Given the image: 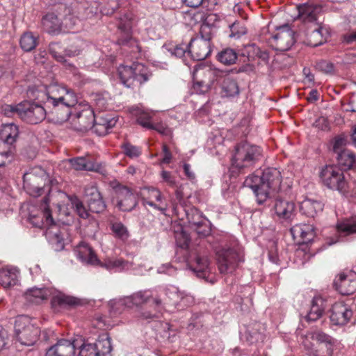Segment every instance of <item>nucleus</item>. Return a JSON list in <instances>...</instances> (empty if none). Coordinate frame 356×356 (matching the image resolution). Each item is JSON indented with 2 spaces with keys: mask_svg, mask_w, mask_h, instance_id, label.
I'll use <instances>...</instances> for the list:
<instances>
[{
  "mask_svg": "<svg viewBox=\"0 0 356 356\" xmlns=\"http://www.w3.org/2000/svg\"><path fill=\"white\" fill-rule=\"evenodd\" d=\"M282 177L280 171L275 168H268L262 172L248 176L244 181V186L252 190L259 204H263L269 196L270 191H278Z\"/></svg>",
  "mask_w": 356,
  "mask_h": 356,
  "instance_id": "f257e3e1",
  "label": "nucleus"
},
{
  "mask_svg": "<svg viewBox=\"0 0 356 356\" xmlns=\"http://www.w3.org/2000/svg\"><path fill=\"white\" fill-rule=\"evenodd\" d=\"M60 15L63 17V24L67 30L73 29L82 20L93 17L98 12L96 3L86 1H74L69 6L62 5Z\"/></svg>",
  "mask_w": 356,
  "mask_h": 356,
  "instance_id": "f03ea898",
  "label": "nucleus"
},
{
  "mask_svg": "<svg viewBox=\"0 0 356 356\" xmlns=\"http://www.w3.org/2000/svg\"><path fill=\"white\" fill-rule=\"evenodd\" d=\"M51 297L53 307L75 306L79 304V300L75 297L56 292L50 288H32L26 293V298L32 303L40 304L44 300Z\"/></svg>",
  "mask_w": 356,
  "mask_h": 356,
  "instance_id": "7ed1b4c3",
  "label": "nucleus"
},
{
  "mask_svg": "<svg viewBox=\"0 0 356 356\" xmlns=\"http://www.w3.org/2000/svg\"><path fill=\"white\" fill-rule=\"evenodd\" d=\"M261 157V149L259 146L242 142L235 147L232 159V166L243 170L253 166Z\"/></svg>",
  "mask_w": 356,
  "mask_h": 356,
  "instance_id": "20e7f679",
  "label": "nucleus"
},
{
  "mask_svg": "<svg viewBox=\"0 0 356 356\" xmlns=\"http://www.w3.org/2000/svg\"><path fill=\"white\" fill-rule=\"evenodd\" d=\"M16 339L22 346H32L38 340L40 328L31 323L28 316H18L15 321Z\"/></svg>",
  "mask_w": 356,
  "mask_h": 356,
  "instance_id": "39448f33",
  "label": "nucleus"
},
{
  "mask_svg": "<svg viewBox=\"0 0 356 356\" xmlns=\"http://www.w3.org/2000/svg\"><path fill=\"white\" fill-rule=\"evenodd\" d=\"M118 74L121 82L127 88L134 86L136 83L142 84L149 79L150 74L143 64L134 63L131 65H120Z\"/></svg>",
  "mask_w": 356,
  "mask_h": 356,
  "instance_id": "423d86ee",
  "label": "nucleus"
},
{
  "mask_svg": "<svg viewBox=\"0 0 356 356\" xmlns=\"http://www.w3.org/2000/svg\"><path fill=\"white\" fill-rule=\"evenodd\" d=\"M49 197L45 196L40 207L34 204L27 205V220L33 227L42 229L44 226L53 222L51 213L49 208Z\"/></svg>",
  "mask_w": 356,
  "mask_h": 356,
  "instance_id": "0eeeda50",
  "label": "nucleus"
},
{
  "mask_svg": "<svg viewBox=\"0 0 356 356\" xmlns=\"http://www.w3.org/2000/svg\"><path fill=\"white\" fill-rule=\"evenodd\" d=\"M323 184L328 188L338 191L342 194L348 192V183L341 169L335 165H327L320 174Z\"/></svg>",
  "mask_w": 356,
  "mask_h": 356,
  "instance_id": "6e6552de",
  "label": "nucleus"
},
{
  "mask_svg": "<svg viewBox=\"0 0 356 356\" xmlns=\"http://www.w3.org/2000/svg\"><path fill=\"white\" fill-rule=\"evenodd\" d=\"M118 29L120 31L118 43L131 49V52L137 58L141 51L138 42L131 36V16L126 13L120 18Z\"/></svg>",
  "mask_w": 356,
  "mask_h": 356,
  "instance_id": "1a4fd4ad",
  "label": "nucleus"
},
{
  "mask_svg": "<svg viewBox=\"0 0 356 356\" xmlns=\"http://www.w3.org/2000/svg\"><path fill=\"white\" fill-rule=\"evenodd\" d=\"M70 117L75 129L79 131H86L91 129L95 122L94 111L88 104H76Z\"/></svg>",
  "mask_w": 356,
  "mask_h": 356,
  "instance_id": "9d476101",
  "label": "nucleus"
},
{
  "mask_svg": "<svg viewBox=\"0 0 356 356\" xmlns=\"http://www.w3.org/2000/svg\"><path fill=\"white\" fill-rule=\"evenodd\" d=\"M189 268L198 277L206 279L210 273V261L206 252L199 248L191 250L187 259Z\"/></svg>",
  "mask_w": 356,
  "mask_h": 356,
  "instance_id": "9b49d317",
  "label": "nucleus"
},
{
  "mask_svg": "<svg viewBox=\"0 0 356 356\" xmlns=\"http://www.w3.org/2000/svg\"><path fill=\"white\" fill-rule=\"evenodd\" d=\"M40 175L35 172L25 173L23 177L24 188L26 192L33 197H39L46 191L49 193V187L46 188L47 176L43 170H39Z\"/></svg>",
  "mask_w": 356,
  "mask_h": 356,
  "instance_id": "f8f14e48",
  "label": "nucleus"
},
{
  "mask_svg": "<svg viewBox=\"0 0 356 356\" xmlns=\"http://www.w3.org/2000/svg\"><path fill=\"white\" fill-rule=\"evenodd\" d=\"M19 118L24 122L36 124L46 117V109L40 104L31 102H24L18 104Z\"/></svg>",
  "mask_w": 356,
  "mask_h": 356,
  "instance_id": "ddd939ff",
  "label": "nucleus"
},
{
  "mask_svg": "<svg viewBox=\"0 0 356 356\" xmlns=\"http://www.w3.org/2000/svg\"><path fill=\"white\" fill-rule=\"evenodd\" d=\"M46 99L44 105H49L58 101H67L68 104H77V97L74 91L57 83H53L45 88Z\"/></svg>",
  "mask_w": 356,
  "mask_h": 356,
  "instance_id": "4468645a",
  "label": "nucleus"
},
{
  "mask_svg": "<svg viewBox=\"0 0 356 356\" xmlns=\"http://www.w3.org/2000/svg\"><path fill=\"white\" fill-rule=\"evenodd\" d=\"M218 269L222 274L232 273L242 261L239 253L233 248H222L216 251Z\"/></svg>",
  "mask_w": 356,
  "mask_h": 356,
  "instance_id": "2eb2a0df",
  "label": "nucleus"
},
{
  "mask_svg": "<svg viewBox=\"0 0 356 356\" xmlns=\"http://www.w3.org/2000/svg\"><path fill=\"white\" fill-rule=\"evenodd\" d=\"M269 41L276 50L288 51L295 43L294 31L288 24L280 26L277 29V33L269 38Z\"/></svg>",
  "mask_w": 356,
  "mask_h": 356,
  "instance_id": "dca6fc26",
  "label": "nucleus"
},
{
  "mask_svg": "<svg viewBox=\"0 0 356 356\" xmlns=\"http://www.w3.org/2000/svg\"><path fill=\"white\" fill-rule=\"evenodd\" d=\"M143 195L142 200L144 206L149 205L163 214H165L168 204L160 190L153 187L148 188L143 191Z\"/></svg>",
  "mask_w": 356,
  "mask_h": 356,
  "instance_id": "f3484780",
  "label": "nucleus"
},
{
  "mask_svg": "<svg viewBox=\"0 0 356 356\" xmlns=\"http://www.w3.org/2000/svg\"><path fill=\"white\" fill-rule=\"evenodd\" d=\"M151 291L154 292L152 299H153L154 303L156 306L161 305L163 302L177 306V300L181 293L177 287L172 285L166 287H160Z\"/></svg>",
  "mask_w": 356,
  "mask_h": 356,
  "instance_id": "a211bd4d",
  "label": "nucleus"
},
{
  "mask_svg": "<svg viewBox=\"0 0 356 356\" xmlns=\"http://www.w3.org/2000/svg\"><path fill=\"white\" fill-rule=\"evenodd\" d=\"M153 296L154 292L150 291V290L140 291L115 302L113 309H118L120 307L131 308L134 305H140L149 302Z\"/></svg>",
  "mask_w": 356,
  "mask_h": 356,
  "instance_id": "6ab92c4d",
  "label": "nucleus"
},
{
  "mask_svg": "<svg viewBox=\"0 0 356 356\" xmlns=\"http://www.w3.org/2000/svg\"><path fill=\"white\" fill-rule=\"evenodd\" d=\"M186 48L194 60H203L211 53V44L202 38H192Z\"/></svg>",
  "mask_w": 356,
  "mask_h": 356,
  "instance_id": "aec40b11",
  "label": "nucleus"
},
{
  "mask_svg": "<svg viewBox=\"0 0 356 356\" xmlns=\"http://www.w3.org/2000/svg\"><path fill=\"white\" fill-rule=\"evenodd\" d=\"M337 290L342 295H350L356 291V273H341L334 282Z\"/></svg>",
  "mask_w": 356,
  "mask_h": 356,
  "instance_id": "412c9836",
  "label": "nucleus"
},
{
  "mask_svg": "<svg viewBox=\"0 0 356 356\" xmlns=\"http://www.w3.org/2000/svg\"><path fill=\"white\" fill-rule=\"evenodd\" d=\"M60 13L59 15L62 17V20H60L58 16L53 13H49L45 15L42 19V26L43 30L51 34V35H58L63 31V29L65 30L63 31H70V30H67L64 24H63V17L60 15L62 13V10L60 9Z\"/></svg>",
  "mask_w": 356,
  "mask_h": 356,
  "instance_id": "4be33fe9",
  "label": "nucleus"
},
{
  "mask_svg": "<svg viewBox=\"0 0 356 356\" xmlns=\"http://www.w3.org/2000/svg\"><path fill=\"white\" fill-rule=\"evenodd\" d=\"M353 316L352 310L343 302H336L331 309L330 318L336 325H346Z\"/></svg>",
  "mask_w": 356,
  "mask_h": 356,
  "instance_id": "5701e85b",
  "label": "nucleus"
},
{
  "mask_svg": "<svg viewBox=\"0 0 356 356\" xmlns=\"http://www.w3.org/2000/svg\"><path fill=\"white\" fill-rule=\"evenodd\" d=\"M76 105V104H68L67 101H58L49 104V105H45V106L50 109V113L55 115L58 121L64 122L70 118Z\"/></svg>",
  "mask_w": 356,
  "mask_h": 356,
  "instance_id": "b1692460",
  "label": "nucleus"
},
{
  "mask_svg": "<svg viewBox=\"0 0 356 356\" xmlns=\"http://www.w3.org/2000/svg\"><path fill=\"white\" fill-rule=\"evenodd\" d=\"M137 195L127 186L119 191L117 207L122 211H131L138 204Z\"/></svg>",
  "mask_w": 356,
  "mask_h": 356,
  "instance_id": "393cba45",
  "label": "nucleus"
},
{
  "mask_svg": "<svg viewBox=\"0 0 356 356\" xmlns=\"http://www.w3.org/2000/svg\"><path fill=\"white\" fill-rule=\"evenodd\" d=\"M273 209L276 216L280 220L289 221L295 216V204L291 201L276 198Z\"/></svg>",
  "mask_w": 356,
  "mask_h": 356,
  "instance_id": "a878e982",
  "label": "nucleus"
},
{
  "mask_svg": "<svg viewBox=\"0 0 356 356\" xmlns=\"http://www.w3.org/2000/svg\"><path fill=\"white\" fill-rule=\"evenodd\" d=\"M74 342L61 339L47 350L45 356H74Z\"/></svg>",
  "mask_w": 356,
  "mask_h": 356,
  "instance_id": "bb28decb",
  "label": "nucleus"
},
{
  "mask_svg": "<svg viewBox=\"0 0 356 356\" xmlns=\"http://www.w3.org/2000/svg\"><path fill=\"white\" fill-rule=\"evenodd\" d=\"M221 88L222 97H234L240 92L237 81L228 74L221 76L218 81Z\"/></svg>",
  "mask_w": 356,
  "mask_h": 356,
  "instance_id": "cd10ccee",
  "label": "nucleus"
},
{
  "mask_svg": "<svg viewBox=\"0 0 356 356\" xmlns=\"http://www.w3.org/2000/svg\"><path fill=\"white\" fill-rule=\"evenodd\" d=\"M74 253L76 257L83 263L96 265L99 262L92 249L86 243H80L74 249Z\"/></svg>",
  "mask_w": 356,
  "mask_h": 356,
  "instance_id": "c85d7f7f",
  "label": "nucleus"
},
{
  "mask_svg": "<svg viewBox=\"0 0 356 356\" xmlns=\"http://www.w3.org/2000/svg\"><path fill=\"white\" fill-rule=\"evenodd\" d=\"M293 237H299L300 243H308L311 242L314 236V227L309 224H298L291 229Z\"/></svg>",
  "mask_w": 356,
  "mask_h": 356,
  "instance_id": "c756f323",
  "label": "nucleus"
},
{
  "mask_svg": "<svg viewBox=\"0 0 356 356\" xmlns=\"http://www.w3.org/2000/svg\"><path fill=\"white\" fill-rule=\"evenodd\" d=\"M330 35L328 29L325 25H317L307 38V43L312 47H318L325 43Z\"/></svg>",
  "mask_w": 356,
  "mask_h": 356,
  "instance_id": "7c9ffc66",
  "label": "nucleus"
},
{
  "mask_svg": "<svg viewBox=\"0 0 356 356\" xmlns=\"http://www.w3.org/2000/svg\"><path fill=\"white\" fill-rule=\"evenodd\" d=\"M312 339L321 343L319 347H323L322 356H333L335 341L332 337L321 331H316L312 334Z\"/></svg>",
  "mask_w": 356,
  "mask_h": 356,
  "instance_id": "2f4dec72",
  "label": "nucleus"
},
{
  "mask_svg": "<svg viewBox=\"0 0 356 356\" xmlns=\"http://www.w3.org/2000/svg\"><path fill=\"white\" fill-rule=\"evenodd\" d=\"M71 166L76 170H88L98 172L103 175H106V170L102 165V168L90 161H87L83 157H76L69 160Z\"/></svg>",
  "mask_w": 356,
  "mask_h": 356,
  "instance_id": "473e14b6",
  "label": "nucleus"
},
{
  "mask_svg": "<svg viewBox=\"0 0 356 356\" xmlns=\"http://www.w3.org/2000/svg\"><path fill=\"white\" fill-rule=\"evenodd\" d=\"M323 209V204L321 202L312 199H305L300 204L301 213L309 218H314Z\"/></svg>",
  "mask_w": 356,
  "mask_h": 356,
  "instance_id": "72a5a7b5",
  "label": "nucleus"
},
{
  "mask_svg": "<svg viewBox=\"0 0 356 356\" xmlns=\"http://www.w3.org/2000/svg\"><path fill=\"white\" fill-rule=\"evenodd\" d=\"M325 307L326 302L322 297H314L312 302L310 310L305 316L306 320L308 322L316 321L322 316Z\"/></svg>",
  "mask_w": 356,
  "mask_h": 356,
  "instance_id": "f704fd0d",
  "label": "nucleus"
},
{
  "mask_svg": "<svg viewBox=\"0 0 356 356\" xmlns=\"http://www.w3.org/2000/svg\"><path fill=\"white\" fill-rule=\"evenodd\" d=\"M321 8L317 5L305 3L298 7L299 16L305 22H313L317 19V15Z\"/></svg>",
  "mask_w": 356,
  "mask_h": 356,
  "instance_id": "c9c22d12",
  "label": "nucleus"
},
{
  "mask_svg": "<svg viewBox=\"0 0 356 356\" xmlns=\"http://www.w3.org/2000/svg\"><path fill=\"white\" fill-rule=\"evenodd\" d=\"M19 127L10 123L3 125L1 132V138L7 145L12 146L19 137Z\"/></svg>",
  "mask_w": 356,
  "mask_h": 356,
  "instance_id": "e433bc0d",
  "label": "nucleus"
},
{
  "mask_svg": "<svg viewBox=\"0 0 356 356\" xmlns=\"http://www.w3.org/2000/svg\"><path fill=\"white\" fill-rule=\"evenodd\" d=\"M265 328L260 323H254L252 327H249L245 332V338L250 344L262 342L265 338Z\"/></svg>",
  "mask_w": 356,
  "mask_h": 356,
  "instance_id": "4c0bfd02",
  "label": "nucleus"
},
{
  "mask_svg": "<svg viewBox=\"0 0 356 356\" xmlns=\"http://www.w3.org/2000/svg\"><path fill=\"white\" fill-rule=\"evenodd\" d=\"M42 229H45V236L50 243L63 245V236L54 219L51 224L44 226Z\"/></svg>",
  "mask_w": 356,
  "mask_h": 356,
  "instance_id": "58836bf2",
  "label": "nucleus"
},
{
  "mask_svg": "<svg viewBox=\"0 0 356 356\" xmlns=\"http://www.w3.org/2000/svg\"><path fill=\"white\" fill-rule=\"evenodd\" d=\"M337 231L340 236L356 233V218H344L337 223Z\"/></svg>",
  "mask_w": 356,
  "mask_h": 356,
  "instance_id": "ea45409f",
  "label": "nucleus"
},
{
  "mask_svg": "<svg viewBox=\"0 0 356 356\" xmlns=\"http://www.w3.org/2000/svg\"><path fill=\"white\" fill-rule=\"evenodd\" d=\"M213 17L214 16L202 10H189L184 14L185 20L191 26L199 23L205 24L208 22V18Z\"/></svg>",
  "mask_w": 356,
  "mask_h": 356,
  "instance_id": "a19ab883",
  "label": "nucleus"
},
{
  "mask_svg": "<svg viewBox=\"0 0 356 356\" xmlns=\"http://www.w3.org/2000/svg\"><path fill=\"white\" fill-rule=\"evenodd\" d=\"M130 111L132 115L136 118L137 122L142 127L148 129L149 127H152V122L151 121L153 114L152 112L149 113L137 106L132 107Z\"/></svg>",
  "mask_w": 356,
  "mask_h": 356,
  "instance_id": "79ce46f5",
  "label": "nucleus"
},
{
  "mask_svg": "<svg viewBox=\"0 0 356 356\" xmlns=\"http://www.w3.org/2000/svg\"><path fill=\"white\" fill-rule=\"evenodd\" d=\"M110 228L115 238L124 243L129 239L130 236L129 232L127 227L120 221H111Z\"/></svg>",
  "mask_w": 356,
  "mask_h": 356,
  "instance_id": "37998d69",
  "label": "nucleus"
},
{
  "mask_svg": "<svg viewBox=\"0 0 356 356\" xmlns=\"http://www.w3.org/2000/svg\"><path fill=\"white\" fill-rule=\"evenodd\" d=\"M17 270L14 268H2L0 270V284L8 288L16 284Z\"/></svg>",
  "mask_w": 356,
  "mask_h": 356,
  "instance_id": "c03bdc74",
  "label": "nucleus"
},
{
  "mask_svg": "<svg viewBox=\"0 0 356 356\" xmlns=\"http://www.w3.org/2000/svg\"><path fill=\"white\" fill-rule=\"evenodd\" d=\"M337 164L344 170L351 168L355 163V156L350 150L336 155Z\"/></svg>",
  "mask_w": 356,
  "mask_h": 356,
  "instance_id": "a18cd8bd",
  "label": "nucleus"
},
{
  "mask_svg": "<svg viewBox=\"0 0 356 356\" xmlns=\"http://www.w3.org/2000/svg\"><path fill=\"white\" fill-rule=\"evenodd\" d=\"M188 222L191 225V228L196 232L200 237H205L210 234L211 229L206 222V219L195 220L194 216L191 218L190 216H188Z\"/></svg>",
  "mask_w": 356,
  "mask_h": 356,
  "instance_id": "49530a36",
  "label": "nucleus"
},
{
  "mask_svg": "<svg viewBox=\"0 0 356 356\" xmlns=\"http://www.w3.org/2000/svg\"><path fill=\"white\" fill-rule=\"evenodd\" d=\"M217 59L225 65H231L236 63L237 54L233 49L226 48L218 54Z\"/></svg>",
  "mask_w": 356,
  "mask_h": 356,
  "instance_id": "de8ad7c7",
  "label": "nucleus"
},
{
  "mask_svg": "<svg viewBox=\"0 0 356 356\" xmlns=\"http://www.w3.org/2000/svg\"><path fill=\"white\" fill-rule=\"evenodd\" d=\"M103 266L109 270L121 271L129 269L131 264L122 259H108L105 261Z\"/></svg>",
  "mask_w": 356,
  "mask_h": 356,
  "instance_id": "09e8293b",
  "label": "nucleus"
},
{
  "mask_svg": "<svg viewBox=\"0 0 356 356\" xmlns=\"http://www.w3.org/2000/svg\"><path fill=\"white\" fill-rule=\"evenodd\" d=\"M38 44V38L31 32L24 33L20 39V46L25 51H31Z\"/></svg>",
  "mask_w": 356,
  "mask_h": 356,
  "instance_id": "8fccbe9b",
  "label": "nucleus"
},
{
  "mask_svg": "<svg viewBox=\"0 0 356 356\" xmlns=\"http://www.w3.org/2000/svg\"><path fill=\"white\" fill-rule=\"evenodd\" d=\"M69 200L76 212L77 215L83 218L86 219L89 217V212L84 207L81 200L75 195H71L68 197Z\"/></svg>",
  "mask_w": 356,
  "mask_h": 356,
  "instance_id": "3c124183",
  "label": "nucleus"
},
{
  "mask_svg": "<svg viewBox=\"0 0 356 356\" xmlns=\"http://www.w3.org/2000/svg\"><path fill=\"white\" fill-rule=\"evenodd\" d=\"M175 238L177 245L181 248H187L188 247L190 238L188 234L184 230L181 225H178L175 229Z\"/></svg>",
  "mask_w": 356,
  "mask_h": 356,
  "instance_id": "603ef678",
  "label": "nucleus"
},
{
  "mask_svg": "<svg viewBox=\"0 0 356 356\" xmlns=\"http://www.w3.org/2000/svg\"><path fill=\"white\" fill-rule=\"evenodd\" d=\"M97 350L99 352L100 356H104L109 354L112 350L111 339L108 336H103L94 343Z\"/></svg>",
  "mask_w": 356,
  "mask_h": 356,
  "instance_id": "864d4df0",
  "label": "nucleus"
},
{
  "mask_svg": "<svg viewBox=\"0 0 356 356\" xmlns=\"http://www.w3.org/2000/svg\"><path fill=\"white\" fill-rule=\"evenodd\" d=\"M58 222L69 225L73 222V216L65 205L58 206Z\"/></svg>",
  "mask_w": 356,
  "mask_h": 356,
  "instance_id": "5fc2aeb1",
  "label": "nucleus"
},
{
  "mask_svg": "<svg viewBox=\"0 0 356 356\" xmlns=\"http://www.w3.org/2000/svg\"><path fill=\"white\" fill-rule=\"evenodd\" d=\"M182 1L189 7L197 8L201 6L207 10L213 9L216 4V0H182Z\"/></svg>",
  "mask_w": 356,
  "mask_h": 356,
  "instance_id": "6e6d98bb",
  "label": "nucleus"
},
{
  "mask_svg": "<svg viewBox=\"0 0 356 356\" xmlns=\"http://www.w3.org/2000/svg\"><path fill=\"white\" fill-rule=\"evenodd\" d=\"M229 37L238 39L247 33V29L245 24L241 22L236 21L229 25Z\"/></svg>",
  "mask_w": 356,
  "mask_h": 356,
  "instance_id": "4d7b16f0",
  "label": "nucleus"
},
{
  "mask_svg": "<svg viewBox=\"0 0 356 356\" xmlns=\"http://www.w3.org/2000/svg\"><path fill=\"white\" fill-rule=\"evenodd\" d=\"M88 204L89 210L96 213H102L105 211L106 207L102 195L99 196V197L90 200L88 201Z\"/></svg>",
  "mask_w": 356,
  "mask_h": 356,
  "instance_id": "13d9d810",
  "label": "nucleus"
},
{
  "mask_svg": "<svg viewBox=\"0 0 356 356\" xmlns=\"http://www.w3.org/2000/svg\"><path fill=\"white\" fill-rule=\"evenodd\" d=\"M94 343H83L79 349L78 356H100Z\"/></svg>",
  "mask_w": 356,
  "mask_h": 356,
  "instance_id": "bf43d9fd",
  "label": "nucleus"
},
{
  "mask_svg": "<svg viewBox=\"0 0 356 356\" xmlns=\"http://www.w3.org/2000/svg\"><path fill=\"white\" fill-rule=\"evenodd\" d=\"M194 301V298L191 295L182 291L177 300V306L175 307L182 309L186 307H190L193 305Z\"/></svg>",
  "mask_w": 356,
  "mask_h": 356,
  "instance_id": "052dcab7",
  "label": "nucleus"
},
{
  "mask_svg": "<svg viewBox=\"0 0 356 356\" xmlns=\"http://www.w3.org/2000/svg\"><path fill=\"white\" fill-rule=\"evenodd\" d=\"M316 67L318 71H321L327 74H333L335 71L334 65L332 63L322 60L316 63Z\"/></svg>",
  "mask_w": 356,
  "mask_h": 356,
  "instance_id": "680f3d73",
  "label": "nucleus"
},
{
  "mask_svg": "<svg viewBox=\"0 0 356 356\" xmlns=\"http://www.w3.org/2000/svg\"><path fill=\"white\" fill-rule=\"evenodd\" d=\"M306 354L308 356H322L323 347H319L318 349L314 347V345L307 339L302 342Z\"/></svg>",
  "mask_w": 356,
  "mask_h": 356,
  "instance_id": "e2e57ef3",
  "label": "nucleus"
},
{
  "mask_svg": "<svg viewBox=\"0 0 356 356\" xmlns=\"http://www.w3.org/2000/svg\"><path fill=\"white\" fill-rule=\"evenodd\" d=\"M84 194L87 202L91 199L97 198L102 195L96 185L92 183L86 185L84 188Z\"/></svg>",
  "mask_w": 356,
  "mask_h": 356,
  "instance_id": "0e129e2a",
  "label": "nucleus"
},
{
  "mask_svg": "<svg viewBox=\"0 0 356 356\" xmlns=\"http://www.w3.org/2000/svg\"><path fill=\"white\" fill-rule=\"evenodd\" d=\"M60 49V44L59 42H51L49 44V51L50 54L58 61L64 63L65 62V57L58 51Z\"/></svg>",
  "mask_w": 356,
  "mask_h": 356,
  "instance_id": "69168bd1",
  "label": "nucleus"
},
{
  "mask_svg": "<svg viewBox=\"0 0 356 356\" xmlns=\"http://www.w3.org/2000/svg\"><path fill=\"white\" fill-rule=\"evenodd\" d=\"M347 141L346 139L343 137L339 136L336 137L333 142V152L337 155L341 153L343 151H347L348 149L346 148Z\"/></svg>",
  "mask_w": 356,
  "mask_h": 356,
  "instance_id": "338daca9",
  "label": "nucleus"
},
{
  "mask_svg": "<svg viewBox=\"0 0 356 356\" xmlns=\"http://www.w3.org/2000/svg\"><path fill=\"white\" fill-rule=\"evenodd\" d=\"M124 154L130 158H136L141 154L140 148L130 143L122 145Z\"/></svg>",
  "mask_w": 356,
  "mask_h": 356,
  "instance_id": "774afa93",
  "label": "nucleus"
}]
</instances>
